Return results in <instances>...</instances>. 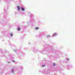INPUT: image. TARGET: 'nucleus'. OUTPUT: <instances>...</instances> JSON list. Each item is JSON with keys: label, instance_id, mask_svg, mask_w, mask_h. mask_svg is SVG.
I'll return each mask as SVG.
<instances>
[{"label": "nucleus", "instance_id": "0eeeda50", "mask_svg": "<svg viewBox=\"0 0 75 75\" xmlns=\"http://www.w3.org/2000/svg\"><path fill=\"white\" fill-rule=\"evenodd\" d=\"M13 36L12 34H11V37H12V36Z\"/></svg>", "mask_w": 75, "mask_h": 75}, {"label": "nucleus", "instance_id": "7ed1b4c3", "mask_svg": "<svg viewBox=\"0 0 75 75\" xmlns=\"http://www.w3.org/2000/svg\"><path fill=\"white\" fill-rule=\"evenodd\" d=\"M21 9L22 10V11H24V8H21Z\"/></svg>", "mask_w": 75, "mask_h": 75}, {"label": "nucleus", "instance_id": "f03ea898", "mask_svg": "<svg viewBox=\"0 0 75 75\" xmlns=\"http://www.w3.org/2000/svg\"><path fill=\"white\" fill-rule=\"evenodd\" d=\"M53 36H55V35H57V33H54L53 34Z\"/></svg>", "mask_w": 75, "mask_h": 75}, {"label": "nucleus", "instance_id": "1a4fd4ad", "mask_svg": "<svg viewBox=\"0 0 75 75\" xmlns=\"http://www.w3.org/2000/svg\"><path fill=\"white\" fill-rule=\"evenodd\" d=\"M13 62H14V60H13Z\"/></svg>", "mask_w": 75, "mask_h": 75}, {"label": "nucleus", "instance_id": "20e7f679", "mask_svg": "<svg viewBox=\"0 0 75 75\" xmlns=\"http://www.w3.org/2000/svg\"><path fill=\"white\" fill-rule=\"evenodd\" d=\"M17 30L18 31H19L20 30V28H17Z\"/></svg>", "mask_w": 75, "mask_h": 75}, {"label": "nucleus", "instance_id": "423d86ee", "mask_svg": "<svg viewBox=\"0 0 75 75\" xmlns=\"http://www.w3.org/2000/svg\"><path fill=\"white\" fill-rule=\"evenodd\" d=\"M53 65H54V66H55V64L54 63L53 64Z\"/></svg>", "mask_w": 75, "mask_h": 75}, {"label": "nucleus", "instance_id": "39448f33", "mask_svg": "<svg viewBox=\"0 0 75 75\" xmlns=\"http://www.w3.org/2000/svg\"><path fill=\"white\" fill-rule=\"evenodd\" d=\"M38 27H36L35 28V30H38Z\"/></svg>", "mask_w": 75, "mask_h": 75}, {"label": "nucleus", "instance_id": "f257e3e1", "mask_svg": "<svg viewBox=\"0 0 75 75\" xmlns=\"http://www.w3.org/2000/svg\"><path fill=\"white\" fill-rule=\"evenodd\" d=\"M17 8H18V9L19 10H20V7L18 6H17Z\"/></svg>", "mask_w": 75, "mask_h": 75}, {"label": "nucleus", "instance_id": "6e6552de", "mask_svg": "<svg viewBox=\"0 0 75 75\" xmlns=\"http://www.w3.org/2000/svg\"><path fill=\"white\" fill-rule=\"evenodd\" d=\"M42 67H44V65H42Z\"/></svg>", "mask_w": 75, "mask_h": 75}]
</instances>
